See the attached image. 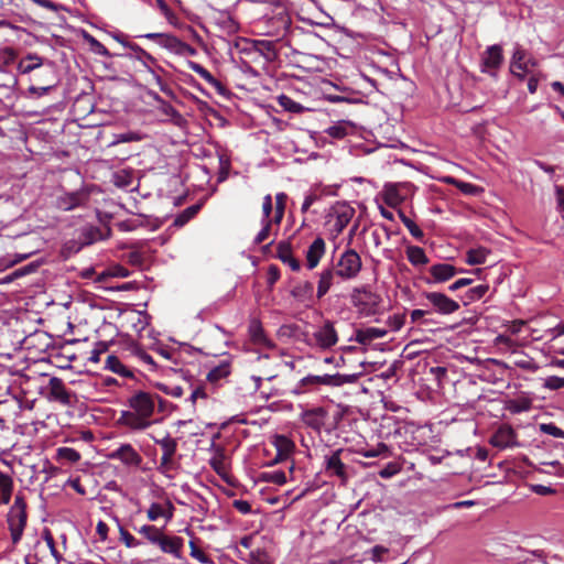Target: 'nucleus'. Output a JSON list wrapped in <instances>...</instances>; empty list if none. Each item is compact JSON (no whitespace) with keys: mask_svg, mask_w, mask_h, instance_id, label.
<instances>
[{"mask_svg":"<svg viewBox=\"0 0 564 564\" xmlns=\"http://www.w3.org/2000/svg\"><path fill=\"white\" fill-rule=\"evenodd\" d=\"M446 182L453 184L457 187L462 193L466 195H476L479 192V187L467 182H463L453 177H447Z\"/></svg>","mask_w":564,"mask_h":564,"instance_id":"nucleus-45","label":"nucleus"},{"mask_svg":"<svg viewBox=\"0 0 564 564\" xmlns=\"http://www.w3.org/2000/svg\"><path fill=\"white\" fill-rule=\"evenodd\" d=\"M326 252V243L325 240L322 237H316L313 242L308 246L305 259H306V267L310 270L315 269L321 259L324 257Z\"/></svg>","mask_w":564,"mask_h":564,"instance_id":"nucleus-12","label":"nucleus"},{"mask_svg":"<svg viewBox=\"0 0 564 564\" xmlns=\"http://www.w3.org/2000/svg\"><path fill=\"white\" fill-rule=\"evenodd\" d=\"M107 276L127 278V276H129V270L120 264H117V265L110 268L109 270L100 273L97 278V281L102 282V281H105V279Z\"/></svg>","mask_w":564,"mask_h":564,"instance_id":"nucleus-47","label":"nucleus"},{"mask_svg":"<svg viewBox=\"0 0 564 564\" xmlns=\"http://www.w3.org/2000/svg\"><path fill=\"white\" fill-rule=\"evenodd\" d=\"M43 59L42 57L35 54H29L19 62L18 70L22 74H29L34 69L42 66Z\"/></svg>","mask_w":564,"mask_h":564,"instance_id":"nucleus-33","label":"nucleus"},{"mask_svg":"<svg viewBox=\"0 0 564 564\" xmlns=\"http://www.w3.org/2000/svg\"><path fill=\"white\" fill-rule=\"evenodd\" d=\"M270 24L275 28L274 35L284 36L291 28V18L286 12H280L270 19Z\"/></svg>","mask_w":564,"mask_h":564,"instance_id":"nucleus-28","label":"nucleus"},{"mask_svg":"<svg viewBox=\"0 0 564 564\" xmlns=\"http://www.w3.org/2000/svg\"><path fill=\"white\" fill-rule=\"evenodd\" d=\"M462 270H458L456 267L449 263H436L433 264L429 272L431 274V279H426V283L433 284V283H443L452 278H454L458 272Z\"/></svg>","mask_w":564,"mask_h":564,"instance_id":"nucleus-10","label":"nucleus"},{"mask_svg":"<svg viewBox=\"0 0 564 564\" xmlns=\"http://www.w3.org/2000/svg\"><path fill=\"white\" fill-rule=\"evenodd\" d=\"M13 487V478L10 475L0 471V506L8 505L10 502Z\"/></svg>","mask_w":564,"mask_h":564,"instance_id":"nucleus-26","label":"nucleus"},{"mask_svg":"<svg viewBox=\"0 0 564 564\" xmlns=\"http://www.w3.org/2000/svg\"><path fill=\"white\" fill-rule=\"evenodd\" d=\"M280 279V269L275 264H270L267 272V283L269 286L274 285Z\"/></svg>","mask_w":564,"mask_h":564,"instance_id":"nucleus-61","label":"nucleus"},{"mask_svg":"<svg viewBox=\"0 0 564 564\" xmlns=\"http://www.w3.org/2000/svg\"><path fill=\"white\" fill-rule=\"evenodd\" d=\"M423 296L432 306V310L441 315H451L460 308L458 302L442 292H424Z\"/></svg>","mask_w":564,"mask_h":564,"instance_id":"nucleus-5","label":"nucleus"},{"mask_svg":"<svg viewBox=\"0 0 564 564\" xmlns=\"http://www.w3.org/2000/svg\"><path fill=\"white\" fill-rule=\"evenodd\" d=\"M352 303L359 313L370 316L377 313L380 296L366 290V288L356 289L352 294Z\"/></svg>","mask_w":564,"mask_h":564,"instance_id":"nucleus-4","label":"nucleus"},{"mask_svg":"<svg viewBox=\"0 0 564 564\" xmlns=\"http://www.w3.org/2000/svg\"><path fill=\"white\" fill-rule=\"evenodd\" d=\"M404 226L415 239L422 240L424 238L423 230L412 219H404Z\"/></svg>","mask_w":564,"mask_h":564,"instance_id":"nucleus-60","label":"nucleus"},{"mask_svg":"<svg viewBox=\"0 0 564 564\" xmlns=\"http://www.w3.org/2000/svg\"><path fill=\"white\" fill-rule=\"evenodd\" d=\"M209 465L213 470L220 477H225L227 473L226 453L224 447L218 446L215 449V455L209 459Z\"/></svg>","mask_w":564,"mask_h":564,"instance_id":"nucleus-27","label":"nucleus"},{"mask_svg":"<svg viewBox=\"0 0 564 564\" xmlns=\"http://www.w3.org/2000/svg\"><path fill=\"white\" fill-rule=\"evenodd\" d=\"M312 337L315 345L323 350L329 349L338 343V333L335 324L328 319L314 330Z\"/></svg>","mask_w":564,"mask_h":564,"instance_id":"nucleus-6","label":"nucleus"},{"mask_svg":"<svg viewBox=\"0 0 564 564\" xmlns=\"http://www.w3.org/2000/svg\"><path fill=\"white\" fill-rule=\"evenodd\" d=\"M257 50L264 56L269 62L274 61L278 57L274 43L271 41H258L256 43Z\"/></svg>","mask_w":564,"mask_h":564,"instance_id":"nucleus-39","label":"nucleus"},{"mask_svg":"<svg viewBox=\"0 0 564 564\" xmlns=\"http://www.w3.org/2000/svg\"><path fill=\"white\" fill-rule=\"evenodd\" d=\"M326 417L327 411L322 406L305 410L301 414L302 422L317 432L324 426Z\"/></svg>","mask_w":564,"mask_h":564,"instance_id":"nucleus-13","label":"nucleus"},{"mask_svg":"<svg viewBox=\"0 0 564 564\" xmlns=\"http://www.w3.org/2000/svg\"><path fill=\"white\" fill-rule=\"evenodd\" d=\"M285 202H286V195L284 193H279L275 196V210H274V216H273L272 220L275 223L276 227L280 226V224L283 219Z\"/></svg>","mask_w":564,"mask_h":564,"instance_id":"nucleus-44","label":"nucleus"},{"mask_svg":"<svg viewBox=\"0 0 564 564\" xmlns=\"http://www.w3.org/2000/svg\"><path fill=\"white\" fill-rule=\"evenodd\" d=\"M276 257L285 264H288L293 271L301 269V262L293 257L292 246L288 241H280L276 246Z\"/></svg>","mask_w":564,"mask_h":564,"instance_id":"nucleus-20","label":"nucleus"},{"mask_svg":"<svg viewBox=\"0 0 564 564\" xmlns=\"http://www.w3.org/2000/svg\"><path fill=\"white\" fill-rule=\"evenodd\" d=\"M506 409L512 414L528 412L532 409V400L528 397H519L517 399L509 400Z\"/></svg>","mask_w":564,"mask_h":564,"instance_id":"nucleus-32","label":"nucleus"},{"mask_svg":"<svg viewBox=\"0 0 564 564\" xmlns=\"http://www.w3.org/2000/svg\"><path fill=\"white\" fill-rule=\"evenodd\" d=\"M401 469L402 467L399 463L390 462L379 471V476L388 479L399 474Z\"/></svg>","mask_w":564,"mask_h":564,"instance_id":"nucleus-53","label":"nucleus"},{"mask_svg":"<svg viewBox=\"0 0 564 564\" xmlns=\"http://www.w3.org/2000/svg\"><path fill=\"white\" fill-rule=\"evenodd\" d=\"M359 377H360L359 373H350V375L325 373V375L318 376V382H319V386L341 387L344 384L356 383L359 380Z\"/></svg>","mask_w":564,"mask_h":564,"instance_id":"nucleus-15","label":"nucleus"},{"mask_svg":"<svg viewBox=\"0 0 564 564\" xmlns=\"http://www.w3.org/2000/svg\"><path fill=\"white\" fill-rule=\"evenodd\" d=\"M389 453V447L384 443H379L376 448L360 452L364 457H378Z\"/></svg>","mask_w":564,"mask_h":564,"instance_id":"nucleus-56","label":"nucleus"},{"mask_svg":"<svg viewBox=\"0 0 564 564\" xmlns=\"http://www.w3.org/2000/svg\"><path fill=\"white\" fill-rule=\"evenodd\" d=\"M490 444L500 449L520 446L517 433L510 425L500 426L490 437Z\"/></svg>","mask_w":564,"mask_h":564,"instance_id":"nucleus-9","label":"nucleus"},{"mask_svg":"<svg viewBox=\"0 0 564 564\" xmlns=\"http://www.w3.org/2000/svg\"><path fill=\"white\" fill-rule=\"evenodd\" d=\"M528 52L521 47L517 46L514 48L511 62H510V72L518 77L520 80H523L527 72L525 59L528 57Z\"/></svg>","mask_w":564,"mask_h":564,"instance_id":"nucleus-17","label":"nucleus"},{"mask_svg":"<svg viewBox=\"0 0 564 564\" xmlns=\"http://www.w3.org/2000/svg\"><path fill=\"white\" fill-rule=\"evenodd\" d=\"M154 351L158 352L164 359H166L175 365L177 364V358L180 357V352L176 349L167 347V346H159V347L154 348Z\"/></svg>","mask_w":564,"mask_h":564,"instance_id":"nucleus-49","label":"nucleus"},{"mask_svg":"<svg viewBox=\"0 0 564 564\" xmlns=\"http://www.w3.org/2000/svg\"><path fill=\"white\" fill-rule=\"evenodd\" d=\"M336 214V223L335 227L338 232H341L344 228L350 223L351 218L355 215L354 208L347 205H340L335 209Z\"/></svg>","mask_w":564,"mask_h":564,"instance_id":"nucleus-25","label":"nucleus"},{"mask_svg":"<svg viewBox=\"0 0 564 564\" xmlns=\"http://www.w3.org/2000/svg\"><path fill=\"white\" fill-rule=\"evenodd\" d=\"M338 279L337 272L332 265L330 268L324 269L319 273V280L317 283V299H322L327 294L330 290L332 285L335 283V280Z\"/></svg>","mask_w":564,"mask_h":564,"instance_id":"nucleus-21","label":"nucleus"},{"mask_svg":"<svg viewBox=\"0 0 564 564\" xmlns=\"http://www.w3.org/2000/svg\"><path fill=\"white\" fill-rule=\"evenodd\" d=\"M163 514H165L164 508L158 502L151 503L147 511V517L150 521H155L160 517H163Z\"/></svg>","mask_w":564,"mask_h":564,"instance_id":"nucleus-58","label":"nucleus"},{"mask_svg":"<svg viewBox=\"0 0 564 564\" xmlns=\"http://www.w3.org/2000/svg\"><path fill=\"white\" fill-rule=\"evenodd\" d=\"M54 86H55L54 83H48L45 86H33V85H31L29 87V93L32 96L42 97V96L46 95L52 88H54Z\"/></svg>","mask_w":564,"mask_h":564,"instance_id":"nucleus-62","label":"nucleus"},{"mask_svg":"<svg viewBox=\"0 0 564 564\" xmlns=\"http://www.w3.org/2000/svg\"><path fill=\"white\" fill-rule=\"evenodd\" d=\"M262 228L253 239V245H262L272 234V228L275 223L272 219L261 220Z\"/></svg>","mask_w":564,"mask_h":564,"instance_id":"nucleus-43","label":"nucleus"},{"mask_svg":"<svg viewBox=\"0 0 564 564\" xmlns=\"http://www.w3.org/2000/svg\"><path fill=\"white\" fill-rule=\"evenodd\" d=\"M488 291H489L488 284H479L474 288H470L465 294L466 301L464 304L467 305L471 302L482 299Z\"/></svg>","mask_w":564,"mask_h":564,"instance_id":"nucleus-41","label":"nucleus"},{"mask_svg":"<svg viewBox=\"0 0 564 564\" xmlns=\"http://www.w3.org/2000/svg\"><path fill=\"white\" fill-rule=\"evenodd\" d=\"M88 199L89 194L86 192L67 193L58 198L57 206L63 210H72L76 207L86 205Z\"/></svg>","mask_w":564,"mask_h":564,"instance_id":"nucleus-16","label":"nucleus"},{"mask_svg":"<svg viewBox=\"0 0 564 564\" xmlns=\"http://www.w3.org/2000/svg\"><path fill=\"white\" fill-rule=\"evenodd\" d=\"M131 411H122L119 423L131 430L142 431L151 424L154 413V397L148 392L139 391L129 398Z\"/></svg>","mask_w":564,"mask_h":564,"instance_id":"nucleus-1","label":"nucleus"},{"mask_svg":"<svg viewBox=\"0 0 564 564\" xmlns=\"http://www.w3.org/2000/svg\"><path fill=\"white\" fill-rule=\"evenodd\" d=\"M503 62L502 48L500 45L495 44L488 46L482 56V72L495 74L500 68Z\"/></svg>","mask_w":564,"mask_h":564,"instance_id":"nucleus-11","label":"nucleus"},{"mask_svg":"<svg viewBox=\"0 0 564 564\" xmlns=\"http://www.w3.org/2000/svg\"><path fill=\"white\" fill-rule=\"evenodd\" d=\"M543 387L549 390H558L564 388V378L550 376L544 380Z\"/></svg>","mask_w":564,"mask_h":564,"instance_id":"nucleus-57","label":"nucleus"},{"mask_svg":"<svg viewBox=\"0 0 564 564\" xmlns=\"http://www.w3.org/2000/svg\"><path fill=\"white\" fill-rule=\"evenodd\" d=\"M141 140H142V135L139 132H133V131L120 133L117 135V142H122V143L138 142Z\"/></svg>","mask_w":564,"mask_h":564,"instance_id":"nucleus-63","label":"nucleus"},{"mask_svg":"<svg viewBox=\"0 0 564 564\" xmlns=\"http://www.w3.org/2000/svg\"><path fill=\"white\" fill-rule=\"evenodd\" d=\"M139 533L142 534L150 543L158 545L163 531L155 525L144 524L139 529Z\"/></svg>","mask_w":564,"mask_h":564,"instance_id":"nucleus-38","label":"nucleus"},{"mask_svg":"<svg viewBox=\"0 0 564 564\" xmlns=\"http://www.w3.org/2000/svg\"><path fill=\"white\" fill-rule=\"evenodd\" d=\"M319 387L318 376L317 375H308L302 378L295 386L294 392L296 394H303L316 391Z\"/></svg>","mask_w":564,"mask_h":564,"instance_id":"nucleus-30","label":"nucleus"},{"mask_svg":"<svg viewBox=\"0 0 564 564\" xmlns=\"http://www.w3.org/2000/svg\"><path fill=\"white\" fill-rule=\"evenodd\" d=\"M120 532V541L129 549L137 547L141 544L139 540H137L130 532H128L124 528H119Z\"/></svg>","mask_w":564,"mask_h":564,"instance_id":"nucleus-54","label":"nucleus"},{"mask_svg":"<svg viewBox=\"0 0 564 564\" xmlns=\"http://www.w3.org/2000/svg\"><path fill=\"white\" fill-rule=\"evenodd\" d=\"M200 208H202V204L200 203H197V204H194L192 206H188L187 208H185L183 212H181L175 217V219L173 221V225L175 227H183L184 225H186L191 219H193L198 214Z\"/></svg>","mask_w":564,"mask_h":564,"instance_id":"nucleus-34","label":"nucleus"},{"mask_svg":"<svg viewBox=\"0 0 564 564\" xmlns=\"http://www.w3.org/2000/svg\"><path fill=\"white\" fill-rule=\"evenodd\" d=\"M48 390L51 399L63 404L70 403V394L67 391L64 381L58 377H52L48 381Z\"/></svg>","mask_w":564,"mask_h":564,"instance_id":"nucleus-18","label":"nucleus"},{"mask_svg":"<svg viewBox=\"0 0 564 564\" xmlns=\"http://www.w3.org/2000/svg\"><path fill=\"white\" fill-rule=\"evenodd\" d=\"M279 105L286 111L293 113H302L304 111V106L293 100L291 97L286 95H281L278 97Z\"/></svg>","mask_w":564,"mask_h":564,"instance_id":"nucleus-40","label":"nucleus"},{"mask_svg":"<svg viewBox=\"0 0 564 564\" xmlns=\"http://www.w3.org/2000/svg\"><path fill=\"white\" fill-rule=\"evenodd\" d=\"M540 431L554 437L564 438V431L553 423L541 424Z\"/></svg>","mask_w":564,"mask_h":564,"instance_id":"nucleus-55","label":"nucleus"},{"mask_svg":"<svg viewBox=\"0 0 564 564\" xmlns=\"http://www.w3.org/2000/svg\"><path fill=\"white\" fill-rule=\"evenodd\" d=\"M338 279L350 281L358 276L362 269V260L359 253L351 248L344 250L338 259L333 263Z\"/></svg>","mask_w":564,"mask_h":564,"instance_id":"nucleus-3","label":"nucleus"},{"mask_svg":"<svg viewBox=\"0 0 564 564\" xmlns=\"http://www.w3.org/2000/svg\"><path fill=\"white\" fill-rule=\"evenodd\" d=\"M7 523L12 544L17 545L21 541L28 523V503L21 492L15 496L13 505L9 509Z\"/></svg>","mask_w":564,"mask_h":564,"instance_id":"nucleus-2","label":"nucleus"},{"mask_svg":"<svg viewBox=\"0 0 564 564\" xmlns=\"http://www.w3.org/2000/svg\"><path fill=\"white\" fill-rule=\"evenodd\" d=\"M189 68L194 73H196L198 76H200L208 84H214V82H216V78L212 75V73L209 70H207L200 64L195 63V62H189Z\"/></svg>","mask_w":564,"mask_h":564,"instance_id":"nucleus-51","label":"nucleus"},{"mask_svg":"<svg viewBox=\"0 0 564 564\" xmlns=\"http://www.w3.org/2000/svg\"><path fill=\"white\" fill-rule=\"evenodd\" d=\"M43 539L46 542V544L51 551V554L54 556V558L57 561V563H59L63 557H62V554L56 550L55 540L48 529H44Z\"/></svg>","mask_w":564,"mask_h":564,"instance_id":"nucleus-52","label":"nucleus"},{"mask_svg":"<svg viewBox=\"0 0 564 564\" xmlns=\"http://www.w3.org/2000/svg\"><path fill=\"white\" fill-rule=\"evenodd\" d=\"M110 459H118L128 467H140L143 458L131 444H121L109 454Z\"/></svg>","mask_w":564,"mask_h":564,"instance_id":"nucleus-8","label":"nucleus"},{"mask_svg":"<svg viewBox=\"0 0 564 564\" xmlns=\"http://www.w3.org/2000/svg\"><path fill=\"white\" fill-rule=\"evenodd\" d=\"M382 196L384 203L391 208H398L405 199L400 194L399 186L397 184H386Z\"/></svg>","mask_w":564,"mask_h":564,"instance_id":"nucleus-24","label":"nucleus"},{"mask_svg":"<svg viewBox=\"0 0 564 564\" xmlns=\"http://www.w3.org/2000/svg\"><path fill=\"white\" fill-rule=\"evenodd\" d=\"M405 323V314H394L392 316H389L387 324L390 326V328L394 332L401 329V327Z\"/></svg>","mask_w":564,"mask_h":564,"instance_id":"nucleus-59","label":"nucleus"},{"mask_svg":"<svg viewBox=\"0 0 564 564\" xmlns=\"http://www.w3.org/2000/svg\"><path fill=\"white\" fill-rule=\"evenodd\" d=\"M106 368L123 378L132 377V371L128 369L115 355H108L105 361Z\"/></svg>","mask_w":564,"mask_h":564,"instance_id":"nucleus-31","label":"nucleus"},{"mask_svg":"<svg viewBox=\"0 0 564 564\" xmlns=\"http://www.w3.org/2000/svg\"><path fill=\"white\" fill-rule=\"evenodd\" d=\"M260 480L281 486L286 482V475L283 470L263 471Z\"/></svg>","mask_w":564,"mask_h":564,"instance_id":"nucleus-42","label":"nucleus"},{"mask_svg":"<svg viewBox=\"0 0 564 564\" xmlns=\"http://www.w3.org/2000/svg\"><path fill=\"white\" fill-rule=\"evenodd\" d=\"M356 132V124L348 120H339L325 130V133L334 139H344Z\"/></svg>","mask_w":564,"mask_h":564,"instance_id":"nucleus-22","label":"nucleus"},{"mask_svg":"<svg viewBox=\"0 0 564 564\" xmlns=\"http://www.w3.org/2000/svg\"><path fill=\"white\" fill-rule=\"evenodd\" d=\"M387 335V330L384 328L377 327H368L365 329H357L355 340L361 345H368L372 340L378 338H383Z\"/></svg>","mask_w":564,"mask_h":564,"instance_id":"nucleus-23","label":"nucleus"},{"mask_svg":"<svg viewBox=\"0 0 564 564\" xmlns=\"http://www.w3.org/2000/svg\"><path fill=\"white\" fill-rule=\"evenodd\" d=\"M56 456L59 460H66L72 464L77 463L80 459V454L72 447L57 448Z\"/></svg>","mask_w":564,"mask_h":564,"instance_id":"nucleus-46","label":"nucleus"},{"mask_svg":"<svg viewBox=\"0 0 564 564\" xmlns=\"http://www.w3.org/2000/svg\"><path fill=\"white\" fill-rule=\"evenodd\" d=\"M85 40L90 45V48L94 53L105 56V57L111 56L109 50L101 42H99L97 39H95L93 35L86 33Z\"/></svg>","mask_w":564,"mask_h":564,"instance_id":"nucleus-48","label":"nucleus"},{"mask_svg":"<svg viewBox=\"0 0 564 564\" xmlns=\"http://www.w3.org/2000/svg\"><path fill=\"white\" fill-rule=\"evenodd\" d=\"M230 373V364L228 361H223L220 365L214 367L207 373V380L209 382H217L220 379L226 378Z\"/></svg>","mask_w":564,"mask_h":564,"instance_id":"nucleus-37","label":"nucleus"},{"mask_svg":"<svg viewBox=\"0 0 564 564\" xmlns=\"http://www.w3.org/2000/svg\"><path fill=\"white\" fill-rule=\"evenodd\" d=\"M431 315H432V311H430V310H422V308L413 310L410 314L411 323H414V324L419 323L422 325L424 317L431 316Z\"/></svg>","mask_w":564,"mask_h":564,"instance_id":"nucleus-64","label":"nucleus"},{"mask_svg":"<svg viewBox=\"0 0 564 564\" xmlns=\"http://www.w3.org/2000/svg\"><path fill=\"white\" fill-rule=\"evenodd\" d=\"M489 254V250L486 248L469 249L466 254V262L469 265L482 264L486 262V258Z\"/></svg>","mask_w":564,"mask_h":564,"instance_id":"nucleus-36","label":"nucleus"},{"mask_svg":"<svg viewBox=\"0 0 564 564\" xmlns=\"http://www.w3.org/2000/svg\"><path fill=\"white\" fill-rule=\"evenodd\" d=\"M513 364L516 367L530 372H535L539 369V366L535 364L533 358L524 355L516 359Z\"/></svg>","mask_w":564,"mask_h":564,"instance_id":"nucleus-50","label":"nucleus"},{"mask_svg":"<svg viewBox=\"0 0 564 564\" xmlns=\"http://www.w3.org/2000/svg\"><path fill=\"white\" fill-rule=\"evenodd\" d=\"M344 449L339 448L325 457V473L328 476L337 477L341 485H346L349 479L348 467L343 463L340 455Z\"/></svg>","mask_w":564,"mask_h":564,"instance_id":"nucleus-7","label":"nucleus"},{"mask_svg":"<svg viewBox=\"0 0 564 564\" xmlns=\"http://www.w3.org/2000/svg\"><path fill=\"white\" fill-rule=\"evenodd\" d=\"M158 545L162 552L172 554L176 558H181L184 540L177 535L169 536L163 533Z\"/></svg>","mask_w":564,"mask_h":564,"instance_id":"nucleus-19","label":"nucleus"},{"mask_svg":"<svg viewBox=\"0 0 564 564\" xmlns=\"http://www.w3.org/2000/svg\"><path fill=\"white\" fill-rule=\"evenodd\" d=\"M276 454L270 465H275L286 460L295 449V444L284 435H276L273 442Z\"/></svg>","mask_w":564,"mask_h":564,"instance_id":"nucleus-14","label":"nucleus"},{"mask_svg":"<svg viewBox=\"0 0 564 564\" xmlns=\"http://www.w3.org/2000/svg\"><path fill=\"white\" fill-rule=\"evenodd\" d=\"M154 443L161 446V458H174L177 451V441L166 434L163 438H154Z\"/></svg>","mask_w":564,"mask_h":564,"instance_id":"nucleus-29","label":"nucleus"},{"mask_svg":"<svg viewBox=\"0 0 564 564\" xmlns=\"http://www.w3.org/2000/svg\"><path fill=\"white\" fill-rule=\"evenodd\" d=\"M406 257L412 265H423L429 263V258L423 248L410 246L406 248Z\"/></svg>","mask_w":564,"mask_h":564,"instance_id":"nucleus-35","label":"nucleus"}]
</instances>
